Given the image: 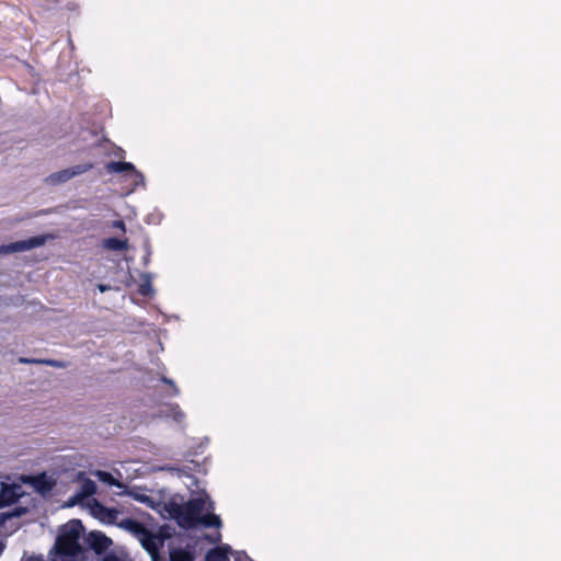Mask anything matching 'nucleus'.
<instances>
[{
  "instance_id": "nucleus-18",
  "label": "nucleus",
  "mask_w": 561,
  "mask_h": 561,
  "mask_svg": "<svg viewBox=\"0 0 561 561\" xmlns=\"http://www.w3.org/2000/svg\"><path fill=\"white\" fill-rule=\"evenodd\" d=\"M94 474L99 479V481H101L110 486H118V488L123 486V484L117 479H115L111 472L98 470V471H95Z\"/></svg>"
},
{
  "instance_id": "nucleus-3",
  "label": "nucleus",
  "mask_w": 561,
  "mask_h": 561,
  "mask_svg": "<svg viewBox=\"0 0 561 561\" xmlns=\"http://www.w3.org/2000/svg\"><path fill=\"white\" fill-rule=\"evenodd\" d=\"M168 538V535L160 530L158 534L151 533L148 528L138 538L142 548L149 553L152 561H160V547Z\"/></svg>"
},
{
  "instance_id": "nucleus-9",
  "label": "nucleus",
  "mask_w": 561,
  "mask_h": 561,
  "mask_svg": "<svg viewBox=\"0 0 561 561\" xmlns=\"http://www.w3.org/2000/svg\"><path fill=\"white\" fill-rule=\"evenodd\" d=\"M117 526L122 529L129 531L137 539L147 529V527L142 523H140L136 519H133V518H125V519L121 520Z\"/></svg>"
},
{
  "instance_id": "nucleus-11",
  "label": "nucleus",
  "mask_w": 561,
  "mask_h": 561,
  "mask_svg": "<svg viewBox=\"0 0 561 561\" xmlns=\"http://www.w3.org/2000/svg\"><path fill=\"white\" fill-rule=\"evenodd\" d=\"M230 546L222 545L207 551L205 561H229Z\"/></svg>"
},
{
  "instance_id": "nucleus-25",
  "label": "nucleus",
  "mask_w": 561,
  "mask_h": 561,
  "mask_svg": "<svg viewBox=\"0 0 561 561\" xmlns=\"http://www.w3.org/2000/svg\"><path fill=\"white\" fill-rule=\"evenodd\" d=\"M113 227L118 228V229H121V230H122V231H124V232H125V230H126V227H125V224H124V221H123V220H115V221L113 222Z\"/></svg>"
},
{
  "instance_id": "nucleus-1",
  "label": "nucleus",
  "mask_w": 561,
  "mask_h": 561,
  "mask_svg": "<svg viewBox=\"0 0 561 561\" xmlns=\"http://www.w3.org/2000/svg\"><path fill=\"white\" fill-rule=\"evenodd\" d=\"M82 530V523L78 519L70 520L65 525L49 552V561H79L82 557V548L79 542Z\"/></svg>"
},
{
  "instance_id": "nucleus-5",
  "label": "nucleus",
  "mask_w": 561,
  "mask_h": 561,
  "mask_svg": "<svg viewBox=\"0 0 561 561\" xmlns=\"http://www.w3.org/2000/svg\"><path fill=\"white\" fill-rule=\"evenodd\" d=\"M46 239V236H35L26 240H20L9 244L0 245V254L24 252L34 248H38L45 244Z\"/></svg>"
},
{
  "instance_id": "nucleus-27",
  "label": "nucleus",
  "mask_w": 561,
  "mask_h": 561,
  "mask_svg": "<svg viewBox=\"0 0 561 561\" xmlns=\"http://www.w3.org/2000/svg\"><path fill=\"white\" fill-rule=\"evenodd\" d=\"M3 549H4V546L2 542H0V554L2 553Z\"/></svg>"
},
{
  "instance_id": "nucleus-2",
  "label": "nucleus",
  "mask_w": 561,
  "mask_h": 561,
  "mask_svg": "<svg viewBox=\"0 0 561 561\" xmlns=\"http://www.w3.org/2000/svg\"><path fill=\"white\" fill-rule=\"evenodd\" d=\"M206 502L203 497H194L184 504H171L169 513L184 529H191L198 525V517L205 508Z\"/></svg>"
},
{
  "instance_id": "nucleus-12",
  "label": "nucleus",
  "mask_w": 561,
  "mask_h": 561,
  "mask_svg": "<svg viewBox=\"0 0 561 561\" xmlns=\"http://www.w3.org/2000/svg\"><path fill=\"white\" fill-rule=\"evenodd\" d=\"M19 499V494L16 493V488L13 485L3 484L0 491V501L3 504H12L16 502Z\"/></svg>"
},
{
  "instance_id": "nucleus-22",
  "label": "nucleus",
  "mask_w": 561,
  "mask_h": 561,
  "mask_svg": "<svg viewBox=\"0 0 561 561\" xmlns=\"http://www.w3.org/2000/svg\"><path fill=\"white\" fill-rule=\"evenodd\" d=\"M150 256H151V247H150L149 242H146V244H145V254L142 256V264L145 266H147L149 264Z\"/></svg>"
},
{
  "instance_id": "nucleus-15",
  "label": "nucleus",
  "mask_w": 561,
  "mask_h": 561,
  "mask_svg": "<svg viewBox=\"0 0 561 561\" xmlns=\"http://www.w3.org/2000/svg\"><path fill=\"white\" fill-rule=\"evenodd\" d=\"M33 485L41 493H46L53 489L54 483L47 479L45 473H42L33 478Z\"/></svg>"
},
{
  "instance_id": "nucleus-13",
  "label": "nucleus",
  "mask_w": 561,
  "mask_h": 561,
  "mask_svg": "<svg viewBox=\"0 0 561 561\" xmlns=\"http://www.w3.org/2000/svg\"><path fill=\"white\" fill-rule=\"evenodd\" d=\"M102 244L104 249L111 251H125L128 249L127 239L121 240L117 238H107L103 240Z\"/></svg>"
},
{
  "instance_id": "nucleus-24",
  "label": "nucleus",
  "mask_w": 561,
  "mask_h": 561,
  "mask_svg": "<svg viewBox=\"0 0 561 561\" xmlns=\"http://www.w3.org/2000/svg\"><path fill=\"white\" fill-rule=\"evenodd\" d=\"M150 290H151V285H150V283H149V282H147V283H145V284H141V285L139 286V293H140L142 296H147V295H149Z\"/></svg>"
},
{
  "instance_id": "nucleus-16",
  "label": "nucleus",
  "mask_w": 561,
  "mask_h": 561,
  "mask_svg": "<svg viewBox=\"0 0 561 561\" xmlns=\"http://www.w3.org/2000/svg\"><path fill=\"white\" fill-rule=\"evenodd\" d=\"M221 519L218 515L214 513L201 514L198 517V525H203L204 527H221Z\"/></svg>"
},
{
  "instance_id": "nucleus-17",
  "label": "nucleus",
  "mask_w": 561,
  "mask_h": 561,
  "mask_svg": "<svg viewBox=\"0 0 561 561\" xmlns=\"http://www.w3.org/2000/svg\"><path fill=\"white\" fill-rule=\"evenodd\" d=\"M19 363L44 364V365L56 367V368H65L66 367V363L57 360V359H34V358L20 357Z\"/></svg>"
},
{
  "instance_id": "nucleus-6",
  "label": "nucleus",
  "mask_w": 561,
  "mask_h": 561,
  "mask_svg": "<svg viewBox=\"0 0 561 561\" xmlns=\"http://www.w3.org/2000/svg\"><path fill=\"white\" fill-rule=\"evenodd\" d=\"M91 512L93 516L102 523L108 525H118L119 523V511L113 507H107L96 500H94L93 504L91 505Z\"/></svg>"
},
{
  "instance_id": "nucleus-26",
  "label": "nucleus",
  "mask_w": 561,
  "mask_h": 561,
  "mask_svg": "<svg viewBox=\"0 0 561 561\" xmlns=\"http://www.w3.org/2000/svg\"><path fill=\"white\" fill-rule=\"evenodd\" d=\"M108 288V286H105V285H99V289L100 291H105L106 289Z\"/></svg>"
},
{
  "instance_id": "nucleus-21",
  "label": "nucleus",
  "mask_w": 561,
  "mask_h": 561,
  "mask_svg": "<svg viewBox=\"0 0 561 561\" xmlns=\"http://www.w3.org/2000/svg\"><path fill=\"white\" fill-rule=\"evenodd\" d=\"M161 381L170 387V391L167 392V394L169 397H176L180 394V389L178 388V386L175 385V382L172 379L167 378V377H161Z\"/></svg>"
},
{
  "instance_id": "nucleus-19",
  "label": "nucleus",
  "mask_w": 561,
  "mask_h": 561,
  "mask_svg": "<svg viewBox=\"0 0 561 561\" xmlns=\"http://www.w3.org/2000/svg\"><path fill=\"white\" fill-rule=\"evenodd\" d=\"M93 168H94V164L89 162V163H82V164H78V165L68 168V170H69L70 176L72 179L75 176H78V175L89 172Z\"/></svg>"
},
{
  "instance_id": "nucleus-8",
  "label": "nucleus",
  "mask_w": 561,
  "mask_h": 561,
  "mask_svg": "<svg viewBox=\"0 0 561 561\" xmlns=\"http://www.w3.org/2000/svg\"><path fill=\"white\" fill-rule=\"evenodd\" d=\"M170 561H195V547L187 545L182 548H173L169 552Z\"/></svg>"
},
{
  "instance_id": "nucleus-10",
  "label": "nucleus",
  "mask_w": 561,
  "mask_h": 561,
  "mask_svg": "<svg viewBox=\"0 0 561 561\" xmlns=\"http://www.w3.org/2000/svg\"><path fill=\"white\" fill-rule=\"evenodd\" d=\"M96 491L98 486L95 482L89 478H85L81 482L80 491L78 492V494H76L75 499L71 500V505H73L79 500L94 495Z\"/></svg>"
},
{
  "instance_id": "nucleus-20",
  "label": "nucleus",
  "mask_w": 561,
  "mask_h": 561,
  "mask_svg": "<svg viewBox=\"0 0 561 561\" xmlns=\"http://www.w3.org/2000/svg\"><path fill=\"white\" fill-rule=\"evenodd\" d=\"M170 415L178 423H181L185 419V413L180 409L179 404H170Z\"/></svg>"
},
{
  "instance_id": "nucleus-14",
  "label": "nucleus",
  "mask_w": 561,
  "mask_h": 561,
  "mask_svg": "<svg viewBox=\"0 0 561 561\" xmlns=\"http://www.w3.org/2000/svg\"><path fill=\"white\" fill-rule=\"evenodd\" d=\"M69 180H71V176L68 168L58 172H54L46 178V182L50 185H59L66 183Z\"/></svg>"
},
{
  "instance_id": "nucleus-4",
  "label": "nucleus",
  "mask_w": 561,
  "mask_h": 561,
  "mask_svg": "<svg viewBox=\"0 0 561 561\" xmlns=\"http://www.w3.org/2000/svg\"><path fill=\"white\" fill-rule=\"evenodd\" d=\"M105 169L108 173L129 172L131 178V184L134 187L145 185L144 174L140 171H138L131 162L111 161L106 163Z\"/></svg>"
},
{
  "instance_id": "nucleus-28",
  "label": "nucleus",
  "mask_w": 561,
  "mask_h": 561,
  "mask_svg": "<svg viewBox=\"0 0 561 561\" xmlns=\"http://www.w3.org/2000/svg\"><path fill=\"white\" fill-rule=\"evenodd\" d=\"M236 560H237V561H241V560H242V557H241V556H238V557L236 558Z\"/></svg>"
},
{
  "instance_id": "nucleus-23",
  "label": "nucleus",
  "mask_w": 561,
  "mask_h": 561,
  "mask_svg": "<svg viewBox=\"0 0 561 561\" xmlns=\"http://www.w3.org/2000/svg\"><path fill=\"white\" fill-rule=\"evenodd\" d=\"M205 539L210 543H219L221 541V534L217 531L215 535H205Z\"/></svg>"
},
{
  "instance_id": "nucleus-7",
  "label": "nucleus",
  "mask_w": 561,
  "mask_h": 561,
  "mask_svg": "<svg viewBox=\"0 0 561 561\" xmlns=\"http://www.w3.org/2000/svg\"><path fill=\"white\" fill-rule=\"evenodd\" d=\"M85 541L89 549L93 550L96 554L104 553L113 543L112 539L101 531H91Z\"/></svg>"
}]
</instances>
